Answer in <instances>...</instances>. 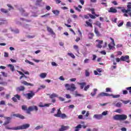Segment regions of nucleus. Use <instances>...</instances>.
Returning a JSON list of instances; mask_svg holds the SVG:
<instances>
[{"label": "nucleus", "mask_w": 131, "mask_h": 131, "mask_svg": "<svg viewBox=\"0 0 131 131\" xmlns=\"http://www.w3.org/2000/svg\"><path fill=\"white\" fill-rule=\"evenodd\" d=\"M81 127H83V128H86V126L85 125L78 124L75 127V129L74 131H79L80 128H81Z\"/></svg>", "instance_id": "9"}, {"label": "nucleus", "mask_w": 131, "mask_h": 131, "mask_svg": "<svg viewBox=\"0 0 131 131\" xmlns=\"http://www.w3.org/2000/svg\"><path fill=\"white\" fill-rule=\"evenodd\" d=\"M113 96V94H108L105 93V97H112Z\"/></svg>", "instance_id": "54"}, {"label": "nucleus", "mask_w": 131, "mask_h": 131, "mask_svg": "<svg viewBox=\"0 0 131 131\" xmlns=\"http://www.w3.org/2000/svg\"><path fill=\"white\" fill-rule=\"evenodd\" d=\"M0 84H2V85L6 86L8 85V82H0Z\"/></svg>", "instance_id": "50"}, {"label": "nucleus", "mask_w": 131, "mask_h": 131, "mask_svg": "<svg viewBox=\"0 0 131 131\" xmlns=\"http://www.w3.org/2000/svg\"><path fill=\"white\" fill-rule=\"evenodd\" d=\"M10 30L11 31H12V32H13L14 33H16V34L20 32L19 29H13L12 28H10Z\"/></svg>", "instance_id": "20"}, {"label": "nucleus", "mask_w": 131, "mask_h": 131, "mask_svg": "<svg viewBox=\"0 0 131 131\" xmlns=\"http://www.w3.org/2000/svg\"><path fill=\"white\" fill-rule=\"evenodd\" d=\"M43 127V125H39V126H37L35 128V129L36 130H38V129H40V128H42Z\"/></svg>", "instance_id": "33"}, {"label": "nucleus", "mask_w": 131, "mask_h": 131, "mask_svg": "<svg viewBox=\"0 0 131 131\" xmlns=\"http://www.w3.org/2000/svg\"><path fill=\"white\" fill-rule=\"evenodd\" d=\"M119 97H120V95H114L113 94V95H112V97L114 98H119Z\"/></svg>", "instance_id": "59"}, {"label": "nucleus", "mask_w": 131, "mask_h": 131, "mask_svg": "<svg viewBox=\"0 0 131 131\" xmlns=\"http://www.w3.org/2000/svg\"><path fill=\"white\" fill-rule=\"evenodd\" d=\"M65 88L67 91L70 92H74L76 90V86L74 83H67L64 85Z\"/></svg>", "instance_id": "3"}, {"label": "nucleus", "mask_w": 131, "mask_h": 131, "mask_svg": "<svg viewBox=\"0 0 131 131\" xmlns=\"http://www.w3.org/2000/svg\"><path fill=\"white\" fill-rule=\"evenodd\" d=\"M66 98H67V99H71V96L70 94H66Z\"/></svg>", "instance_id": "58"}, {"label": "nucleus", "mask_w": 131, "mask_h": 131, "mask_svg": "<svg viewBox=\"0 0 131 131\" xmlns=\"http://www.w3.org/2000/svg\"><path fill=\"white\" fill-rule=\"evenodd\" d=\"M118 9H120L122 13H128V12H131V3L129 2L127 5V10L124 9V7H118Z\"/></svg>", "instance_id": "4"}, {"label": "nucleus", "mask_w": 131, "mask_h": 131, "mask_svg": "<svg viewBox=\"0 0 131 131\" xmlns=\"http://www.w3.org/2000/svg\"><path fill=\"white\" fill-rule=\"evenodd\" d=\"M121 105H122V103H121V102H118L116 104V107H118V108H120V107H121Z\"/></svg>", "instance_id": "43"}, {"label": "nucleus", "mask_w": 131, "mask_h": 131, "mask_svg": "<svg viewBox=\"0 0 131 131\" xmlns=\"http://www.w3.org/2000/svg\"><path fill=\"white\" fill-rule=\"evenodd\" d=\"M123 21L122 20L121 22L119 25H118V27H121V26L123 25Z\"/></svg>", "instance_id": "61"}, {"label": "nucleus", "mask_w": 131, "mask_h": 131, "mask_svg": "<svg viewBox=\"0 0 131 131\" xmlns=\"http://www.w3.org/2000/svg\"><path fill=\"white\" fill-rule=\"evenodd\" d=\"M88 37H89V39H93V37H94V33H89L88 34Z\"/></svg>", "instance_id": "30"}, {"label": "nucleus", "mask_w": 131, "mask_h": 131, "mask_svg": "<svg viewBox=\"0 0 131 131\" xmlns=\"http://www.w3.org/2000/svg\"><path fill=\"white\" fill-rule=\"evenodd\" d=\"M60 117L62 118V119H64V118H66V117H67V116H66V114H61Z\"/></svg>", "instance_id": "45"}, {"label": "nucleus", "mask_w": 131, "mask_h": 131, "mask_svg": "<svg viewBox=\"0 0 131 131\" xmlns=\"http://www.w3.org/2000/svg\"><path fill=\"white\" fill-rule=\"evenodd\" d=\"M79 85H80V89L81 90L83 89V88H84V85H86V83L83 82H80V83H78Z\"/></svg>", "instance_id": "21"}, {"label": "nucleus", "mask_w": 131, "mask_h": 131, "mask_svg": "<svg viewBox=\"0 0 131 131\" xmlns=\"http://www.w3.org/2000/svg\"><path fill=\"white\" fill-rule=\"evenodd\" d=\"M105 91L106 92V93H108V92H110V93H112V91H111V88H106Z\"/></svg>", "instance_id": "51"}, {"label": "nucleus", "mask_w": 131, "mask_h": 131, "mask_svg": "<svg viewBox=\"0 0 131 131\" xmlns=\"http://www.w3.org/2000/svg\"><path fill=\"white\" fill-rule=\"evenodd\" d=\"M70 81L71 82H75V81H76V78H73L70 79Z\"/></svg>", "instance_id": "49"}, {"label": "nucleus", "mask_w": 131, "mask_h": 131, "mask_svg": "<svg viewBox=\"0 0 131 131\" xmlns=\"http://www.w3.org/2000/svg\"><path fill=\"white\" fill-rule=\"evenodd\" d=\"M78 118L79 119H83V120H84V119H88V118H85V117H83V116H82V115H79L78 116Z\"/></svg>", "instance_id": "35"}, {"label": "nucleus", "mask_w": 131, "mask_h": 131, "mask_svg": "<svg viewBox=\"0 0 131 131\" xmlns=\"http://www.w3.org/2000/svg\"><path fill=\"white\" fill-rule=\"evenodd\" d=\"M29 127H30V124L29 123L24 124L21 125L14 127H9L8 126H6V129H11V130H19L20 129L23 130V129H27V128H29Z\"/></svg>", "instance_id": "1"}, {"label": "nucleus", "mask_w": 131, "mask_h": 131, "mask_svg": "<svg viewBox=\"0 0 131 131\" xmlns=\"http://www.w3.org/2000/svg\"><path fill=\"white\" fill-rule=\"evenodd\" d=\"M24 91H25V87L24 86H19L16 88V91L17 93H19V92H24Z\"/></svg>", "instance_id": "12"}, {"label": "nucleus", "mask_w": 131, "mask_h": 131, "mask_svg": "<svg viewBox=\"0 0 131 131\" xmlns=\"http://www.w3.org/2000/svg\"><path fill=\"white\" fill-rule=\"evenodd\" d=\"M3 24H7L6 20H0V25H2Z\"/></svg>", "instance_id": "46"}, {"label": "nucleus", "mask_w": 131, "mask_h": 131, "mask_svg": "<svg viewBox=\"0 0 131 131\" xmlns=\"http://www.w3.org/2000/svg\"><path fill=\"white\" fill-rule=\"evenodd\" d=\"M51 64L52 66H55L56 67H57V66H58V64L57 63H56V62H51Z\"/></svg>", "instance_id": "63"}, {"label": "nucleus", "mask_w": 131, "mask_h": 131, "mask_svg": "<svg viewBox=\"0 0 131 131\" xmlns=\"http://www.w3.org/2000/svg\"><path fill=\"white\" fill-rule=\"evenodd\" d=\"M41 78H46L47 77V73H42L39 75Z\"/></svg>", "instance_id": "26"}, {"label": "nucleus", "mask_w": 131, "mask_h": 131, "mask_svg": "<svg viewBox=\"0 0 131 131\" xmlns=\"http://www.w3.org/2000/svg\"><path fill=\"white\" fill-rule=\"evenodd\" d=\"M93 118H95V119H97L98 120H100L103 118L102 115L101 114H95L93 116Z\"/></svg>", "instance_id": "15"}, {"label": "nucleus", "mask_w": 131, "mask_h": 131, "mask_svg": "<svg viewBox=\"0 0 131 131\" xmlns=\"http://www.w3.org/2000/svg\"><path fill=\"white\" fill-rule=\"evenodd\" d=\"M86 24L90 27H93V25H92V24L89 21H86Z\"/></svg>", "instance_id": "53"}, {"label": "nucleus", "mask_w": 131, "mask_h": 131, "mask_svg": "<svg viewBox=\"0 0 131 131\" xmlns=\"http://www.w3.org/2000/svg\"><path fill=\"white\" fill-rule=\"evenodd\" d=\"M108 13H113L115 14L117 12V10L113 7H111L109 10H108Z\"/></svg>", "instance_id": "18"}, {"label": "nucleus", "mask_w": 131, "mask_h": 131, "mask_svg": "<svg viewBox=\"0 0 131 131\" xmlns=\"http://www.w3.org/2000/svg\"><path fill=\"white\" fill-rule=\"evenodd\" d=\"M108 48H109L110 50H112L113 49V48H114V46H112V45H111V44H108Z\"/></svg>", "instance_id": "64"}, {"label": "nucleus", "mask_w": 131, "mask_h": 131, "mask_svg": "<svg viewBox=\"0 0 131 131\" xmlns=\"http://www.w3.org/2000/svg\"><path fill=\"white\" fill-rule=\"evenodd\" d=\"M126 26L127 28L131 27V23H130V21H127L126 23Z\"/></svg>", "instance_id": "42"}, {"label": "nucleus", "mask_w": 131, "mask_h": 131, "mask_svg": "<svg viewBox=\"0 0 131 131\" xmlns=\"http://www.w3.org/2000/svg\"><path fill=\"white\" fill-rule=\"evenodd\" d=\"M69 128H70L69 126H64L63 125H62L61 127L59 129L58 131L67 130V129H69Z\"/></svg>", "instance_id": "11"}, {"label": "nucleus", "mask_w": 131, "mask_h": 131, "mask_svg": "<svg viewBox=\"0 0 131 131\" xmlns=\"http://www.w3.org/2000/svg\"><path fill=\"white\" fill-rule=\"evenodd\" d=\"M68 56H70V57H71L73 59H75V56L73 53H68Z\"/></svg>", "instance_id": "32"}, {"label": "nucleus", "mask_w": 131, "mask_h": 131, "mask_svg": "<svg viewBox=\"0 0 131 131\" xmlns=\"http://www.w3.org/2000/svg\"><path fill=\"white\" fill-rule=\"evenodd\" d=\"M62 114V112H61V110L60 108H58L57 110V114H55L54 115V116H55V117H61V115Z\"/></svg>", "instance_id": "17"}, {"label": "nucleus", "mask_w": 131, "mask_h": 131, "mask_svg": "<svg viewBox=\"0 0 131 131\" xmlns=\"http://www.w3.org/2000/svg\"><path fill=\"white\" fill-rule=\"evenodd\" d=\"M50 13H47L46 14L44 15H42L41 16V18H43V17H48V16H50Z\"/></svg>", "instance_id": "55"}, {"label": "nucleus", "mask_w": 131, "mask_h": 131, "mask_svg": "<svg viewBox=\"0 0 131 131\" xmlns=\"http://www.w3.org/2000/svg\"><path fill=\"white\" fill-rule=\"evenodd\" d=\"M51 103H46L43 105H40L41 108H43L44 107H50V105H51Z\"/></svg>", "instance_id": "36"}, {"label": "nucleus", "mask_w": 131, "mask_h": 131, "mask_svg": "<svg viewBox=\"0 0 131 131\" xmlns=\"http://www.w3.org/2000/svg\"><path fill=\"white\" fill-rule=\"evenodd\" d=\"M95 24L97 26H98V27H99V28H101V23H100V21H97Z\"/></svg>", "instance_id": "40"}, {"label": "nucleus", "mask_w": 131, "mask_h": 131, "mask_svg": "<svg viewBox=\"0 0 131 131\" xmlns=\"http://www.w3.org/2000/svg\"><path fill=\"white\" fill-rule=\"evenodd\" d=\"M47 30L48 32H50V33H51V34H52V35L55 34V32H54V31H53V29H52L51 28L48 27Z\"/></svg>", "instance_id": "24"}, {"label": "nucleus", "mask_w": 131, "mask_h": 131, "mask_svg": "<svg viewBox=\"0 0 131 131\" xmlns=\"http://www.w3.org/2000/svg\"><path fill=\"white\" fill-rule=\"evenodd\" d=\"M122 102H123V104H125V105H126V104H128V103H129V102H130V100L123 101Z\"/></svg>", "instance_id": "60"}, {"label": "nucleus", "mask_w": 131, "mask_h": 131, "mask_svg": "<svg viewBox=\"0 0 131 131\" xmlns=\"http://www.w3.org/2000/svg\"><path fill=\"white\" fill-rule=\"evenodd\" d=\"M23 27L25 28V29H27L28 30H30V28L29 27V25L28 24H25L23 25Z\"/></svg>", "instance_id": "27"}, {"label": "nucleus", "mask_w": 131, "mask_h": 131, "mask_svg": "<svg viewBox=\"0 0 131 131\" xmlns=\"http://www.w3.org/2000/svg\"><path fill=\"white\" fill-rule=\"evenodd\" d=\"M7 7L9 8V11H11V10H14V7L11 6V5L10 4H7Z\"/></svg>", "instance_id": "41"}, {"label": "nucleus", "mask_w": 131, "mask_h": 131, "mask_svg": "<svg viewBox=\"0 0 131 131\" xmlns=\"http://www.w3.org/2000/svg\"><path fill=\"white\" fill-rule=\"evenodd\" d=\"M90 75V72H89L88 70H86L85 71V76H86V77H89Z\"/></svg>", "instance_id": "37"}, {"label": "nucleus", "mask_w": 131, "mask_h": 131, "mask_svg": "<svg viewBox=\"0 0 131 131\" xmlns=\"http://www.w3.org/2000/svg\"><path fill=\"white\" fill-rule=\"evenodd\" d=\"M50 99H53V98H58V95L53 93L50 96Z\"/></svg>", "instance_id": "29"}, {"label": "nucleus", "mask_w": 131, "mask_h": 131, "mask_svg": "<svg viewBox=\"0 0 131 131\" xmlns=\"http://www.w3.org/2000/svg\"><path fill=\"white\" fill-rule=\"evenodd\" d=\"M75 97H82V98H84V95L76 93Z\"/></svg>", "instance_id": "44"}, {"label": "nucleus", "mask_w": 131, "mask_h": 131, "mask_svg": "<svg viewBox=\"0 0 131 131\" xmlns=\"http://www.w3.org/2000/svg\"><path fill=\"white\" fill-rule=\"evenodd\" d=\"M25 62L26 63H27L28 64H30V65H33V66H34V63L28 60H25Z\"/></svg>", "instance_id": "38"}, {"label": "nucleus", "mask_w": 131, "mask_h": 131, "mask_svg": "<svg viewBox=\"0 0 131 131\" xmlns=\"http://www.w3.org/2000/svg\"><path fill=\"white\" fill-rule=\"evenodd\" d=\"M101 97H105V93L101 92L99 93L96 97V99H99V98H101Z\"/></svg>", "instance_id": "19"}, {"label": "nucleus", "mask_w": 131, "mask_h": 131, "mask_svg": "<svg viewBox=\"0 0 131 131\" xmlns=\"http://www.w3.org/2000/svg\"><path fill=\"white\" fill-rule=\"evenodd\" d=\"M41 2H42V0H36V6H38L39 7H40V4H41Z\"/></svg>", "instance_id": "28"}, {"label": "nucleus", "mask_w": 131, "mask_h": 131, "mask_svg": "<svg viewBox=\"0 0 131 131\" xmlns=\"http://www.w3.org/2000/svg\"><path fill=\"white\" fill-rule=\"evenodd\" d=\"M21 109L24 110V111H26V112H27V110H28V108H27V106H26V105H23L21 106Z\"/></svg>", "instance_id": "39"}, {"label": "nucleus", "mask_w": 131, "mask_h": 131, "mask_svg": "<svg viewBox=\"0 0 131 131\" xmlns=\"http://www.w3.org/2000/svg\"><path fill=\"white\" fill-rule=\"evenodd\" d=\"M34 110H35V111H38V108L37 107V106L34 105L29 106L28 108L26 113L27 114H30V112L34 111Z\"/></svg>", "instance_id": "6"}, {"label": "nucleus", "mask_w": 131, "mask_h": 131, "mask_svg": "<svg viewBox=\"0 0 131 131\" xmlns=\"http://www.w3.org/2000/svg\"><path fill=\"white\" fill-rule=\"evenodd\" d=\"M1 12H2V13H4V14H7V13H8L9 11L4 8H2L1 9Z\"/></svg>", "instance_id": "34"}, {"label": "nucleus", "mask_w": 131, "mask_h": 131, "mask_svg": "<svg viewBox=\"0 0 131 131\" xmlns=\"http://www.w3.org/2000/svg\"><path fill=\"white\" fill-rule=\"evenodd\" d=\"M126 90H127V91H129V93L130 95H131V86L126 88Z\"/></svg>", "instance_id": "56"}, {"label": "nucleus", "mask_w": 131, "mask_h": 131, "mask_svg": "<svg viewBox=\"0 0 131 131\" xmlns=\"http://www.w3.org/2000/svg\"><path fill=\"white\" fill-rule=\"evenodd\" d=\"M121 61H124L125 62H126L127 63H129L130 61L129 60V56L126 55V56H122L120 58Z\"/></svg>", "instance_id": "7"}, {"label": "nucleus", "mask_w": 131, "mask_h": 131, "mask_svg": "<svg viewBox=\"0 0 131 131\" xmlns=\"http://www.w3.org/2000/svg\"><path fill=\"white\" fill-rule=\"evenodd\" d=\"M4 117V118H5L6 119V121L3 124V125H4L5 126V128H6V127L7 126V125H8V124H9V123H11V120L12 119V117Z\"/></svg>", "instance_id": "8"}, {"label": "nucleus", "mask_w": 131, "mask_h": 131, "mask_svg": "<svg viewBox=\"0 0 131 131\" xmlns=\"http://www.w3.org/2000/svg\"><path fill=\"white\" fill-rule=\"evenodd\" d=\"M35 95V93L32 91H30V93L25 94V97H26L27 100H30L33 98V96Z\"/></svg>", "instance_id": "5"}, {"label": "nucleus", "mask_w": 131, "mask_h": 131, "mask_svg": "<svg viewBox=\"0 0 131 131\" xmlns=\"http://www.w3.org/2000/svg\"><path fill=\"white\" fill-rule=\"evenodd\" d=\"M52 13H53L55 16H58L59 14H60V11L58 10H53Z\"/></svg>", "instance_id": "25"}, {"label": "nucleus", "mask_w": 131, "mask_h": 131, "mask_svg": "<svg viewBox=\"0 0 131 131\" xmlns=\"http://www.w3.org/2000/svg\"><path fill=\"white\" fill-rule=\"evenodd\" d=\"M89 15V17L91 18V19H96V16L93 14H91L90 13L88 14Z\"/></svg>", "instance_id": "47"}, {"label": "nucleus", "mask_w": 131, "mask_h": 131, "mask_svg": "<svg viewBox=\"0 0 131 131\" xmlns=\"http://www.w3.org/2000/svg\"><path fill=\"white\" fill-rule=\"evenodd\" d=\"M20 82L21 83H22V84H24L25 85H27V86H28V85H30V86H34V84L28 83L27 82V81H21Z\"/></svg>", "instance_id": "16"}, {"label": "nucleus", "mask_w": 131, "mask_h": 131, "mask_svg": "<svg viewBox=\"0 0 131 131\" xmlns=\"http://www.w3.org/2000/svg\"><path fill=\"white\" fill-rule=\"evenodd\" d=\"M96 42H98V44L96 45V47L98 49H102V45H103V40H96Z\"/></svg>", "instance_id": "10"}, {"label": "nucleus", "mask_w": 131, "mask_h": 131, "mask_svg": "<svg viewBox=\"0 0 131 131\" xmlns=\"http://www.w3.org/2000/svg\"><path fill=\"white\" fill-rule=\"evenodd\" d=\"M19 10L22 16H24L25 17H27V16H28V13L25 12V10H24L23 8H19Z\"/></svg>", "instance_id": "14"}, {"label": "nucleus", "mask_w": 131, "mask_h": 131, "mask_svg": "<svg viewBox=\"0 0 131 131\" xmlns=\"http://www.w3.org/2000/svg\"><path fill=\"white\" fill-rule=\"evenodd\" d=\"M113 119L117 121H122L127 119V116L125 114L116 115L113 116Z\"/></svg>", "instance_id": "2"}, {"label": "nucleus", "mask_w": 131, "mask_h": 131, "mask_svg": "<svg viewBox=\"0 0 131 131\" xmlns=\"http://www.w3.org/2000/svg\"><path fill=\"white\" fill-rule=\"evenodd\" d=\"M8 67H9L10 68V70H11V71H12V72H13V71H15V67H14V66H13L12 64H9L7 65Z\"/></svg>", "instance_id": "23"}, {"label": "nucleus", "mask_w": 131, "mask_h": 131, "mask_svg": "<svg viewBox=\"0 0 131 131\" xmlns=\"http://www.w3.org/2000/svg\"><path fill=\"white\" fill-rule=\"evenodd\" d=\"M115 112H116V113H121V109H117Z\"/></svg>", "instance_id": "62"}, {"label": "nucleus", "mask_w": 131, "mask_h": 131, "mask_svg": "<svg viewBox=\"0 0 131 131\" xmlns=\"http://www.w3.org/2000/svg\"><path fill=\"white\" fill-rule=\"evenodd\" d=\"M12 115L13 116L17 117V118H20V119H25V117L19 114H14Z\"/></svg>", "instance_id": "13"}, {"label": "nucleus", "mask_w": 131, "mask_h": 131, "mask_svg": "<svg viewBox=\"0 0 131 131\" xmlns=\"http://www.w3.org/2000/svg\"><path fill=\"white\" fill-rule=\"evenodd\" d=\"M107 114H108V111H106L103 112L102 113L101 115H102V116H103V115L105 116L107 115Z\"/></svg>", "instance_id": "48"}, {"label": "nucleus", "mask_w": 131, "mask_h": 131, "mask_svg": "<svg viewBox=\"0 0 131 131\" xmlns=\"http://www.w3.org/2000/svg\"><path fill=\"white\" fill-rule=\"evenodd\" d=\"M94 32L97 36H100V33L99 32V31H98V29H97V28H95Z\"/></svg>", "instance_id": "31"}, {"label": "nucleus", "mask_w": 131, "mask_h": 131, "mask_svg": "<svg viewBox=\"0 0 131 131\" xmlns=\"http://www.w3.org/2000/svg\"><path fill=\"white\" fill-rule=\"evenodd\" d=\"M15 97L16 99H18V100H20V98H21V96H20V95H18V94H16V95H15Z\"/></svg>", "instance_id": "57"}, {"label": "nucleus", "mask_w": 131, "mask_h": 131, "mask_svg": "<svg viewBox=\"0 0 131 131\" xmlns=\"http://www.w3.org/2000/svg\"><path fill=\"white\" fill-rule=\"evenodd\" d=\"M89 89H90V85H87L84 88V91L86 92Z\"/></svg>", "instance_id": "52"}, {"label": "nucleus", "mask_w": 131, "mask_h": 131, "mask_svg": "<svg viewBox=\"0 0 131 131\" xmlns=\"http://www.w3.org/2000/svg\"><path fill=\"white\" fill-rule=\"evenodd\" d=\"M97 92H98V89H94L93 92H92L91 93V95L92 96V97H95V96H96V95L97 94Z\"/></svg>", "instance_id": "22"}]
</instances>
